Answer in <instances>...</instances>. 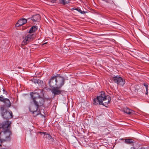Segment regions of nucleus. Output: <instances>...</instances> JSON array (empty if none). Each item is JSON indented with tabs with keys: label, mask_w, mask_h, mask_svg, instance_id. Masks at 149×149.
Returning a JSON list of instances; mask_svg holds the SVG:
<instances>
[{
	"label": "nucleus",
	"mask_w": 149,
	"mask_h": 149,
	"mask_svg": "<svg viewBox=\"0 0 149 149\" xmlns=\"http://www.w3.org/2000/svg\"><path fill=\"white\" fill-rule=\"evenodd\" d=\"M11 122L6 121L0 123V140L1 142L9 141L12 132L10 130Z\"/></svg>",
	"instance_id": "f257e3e1"
},
{
	"label": "nucleus",
	"mask_w": 149,
	"mask_h": 149,
	"mask_svg": "<svg viewBox=\"0 0 149 149\" xmlns=\"http://www.w3.org/2000/svg\"><path fill=\"white\" fill-rule=\"evenodd\" d=\"M65 79H68L66 78L60 76H56L52 77L49 81V84L50 87H53L54 84L59 88H61L64 84Z\"/></svg>",
	"instance_id": "f03ea898"
},
{
	"label": "nucleus",
	"mask_w": 149,
	"mask_h": 149,
	"mask_svg": "<svg viewBox=\"0 0 149 149\" xmlns=\"http://www.w3.org/2000/svg\"><path fill=\"white\" fill-rule=\"evenodd\" d=\"M32 100L35 106L38 107L42 106L44 103V99L37 93L32 92L30 93Z\"/></svg>",
	"instance_id": "7ed1b4c3"
},
{
	"label": "nucleus",
	"mask_w": 149,
	"mask_h": 149,
	"mask_svg": "<svg viewBox=\"0 0 149 149\" xmlns=\"http://www.w3.org/2000/svg\"><path fill=\"white\" fill-rule=\"evenodd\" d=\"M106 95L104 92L102 91L100 93L96 98H94L93 100V103L95 105L99 104L101 105L103 102Z\"/></svg>",
	"instance_id": "20e7f679"
},
{
	"label": "nucleus",
	"mask_w": 149,
	"mask_h": 149,
	"mask_svg": "<svg viewBox=\"0 0 149 149\" xmlns=\"http://www.w3.org/2000/svg\"><path fill=\"white\" fill-rule=\"evenodd\" d=\"M1 109L2 111L1 113L2 116L4 119L7 120V121H9V119L13 117V113L11 111L10 112L6 110H4L3 107H1Z\"/></svg>",
	"instance_id": "39448f33"
},
{
	"label": "nucleus",
	"mask_w": 149,
	"mask_h": 149,
	"mask_svg": "<svg viewBox=\"0 0 149 149\" xmlns=\"http://www.w3.org/2000/svg\"><path fill=\"white\" fill-rule=\"evenodd\" d=\"M111 80L113 81L115 83H117L118 84L123 86L125 84V80L121 77L118 75L114 77H111Z\"/></svg>",
	"instance_id": "423d86ee"
},
{
	"label": "nucleus",
	"mask_w": 149,
	"mask_h": 149,
	"mask_svg": "<svg viewBox=\"0 0 149 149\" xmlns=\"http://www.w3.org/2000/svg\"><path fill=\"white\" fill-rule=\"evenodd\" d=\"M61 88H59V86L57 87H54L52 88L51 91L52 93L54 94V95H59L61 94L62 91L59 89Z\"/></svg>",
	"instance_id": "0eeeda50"
},
{
	"label": "nucleus",
	"mask_w": 149,
	"mask_h": 149,
	"mask_svg": "<svg viewBox=\"0 0 149 149\" xmlns=\"http://www.w3.org/2000/svg\"><path fill=\"white\" fill-rule=\"evenodd\" d=\"M39 107L33 105L31 106L29 108V110L31 112H32L34 114L35 113H36V115H37L39 114V112H40L39 111H38Z\"/></svg>",
	"instance_id": "6e6552de"
},
{
	"label": "nucleus",
	"mask_w": 149,
	"mask_h": 149,
	"mask_svg": "<svg viewBox=\"0 0 149 149\" xmlns=\"http://www.w3.org/2000/svg\"><path fill=\"white\" fill-rule=\"evenodd\" d=\"M111 98L109 95H107L106 96L104 100L101 105L107 107V105L110 103Z\"/></svg>",
	"instance_id": "1a4fd4ad"
},
{
	"label": "nucleus",
	"mask_w": 149,
	"mask_h": 149,
	"mask_svg": "<svg viewBox=\"0 0 149 149\" xmlns=\"http://www.w3.org/2000/svg\"><path fill=\"white\" fill-rule=\"evenodd\" d=\"M36 36V33H29L28 34L26 37L27 38L29 42L32 41L35 38Z\"/></svg>",
	"instance_id": "9d476101"
},
{
	"label": "nucleus",
	"mask_w": 149,
	"mask_h": 149,
	"mask_svg": "<svg viewBox=\"0 0 149 149\" xmlns=\"http://www.w3.org/2000/svg\"><path fill=\"white\" fill-rule=\"evenodd\" d=\"M31 19L33 22H39L40 19V15L39 14L33 15Z\"/></svg>",
	"instance_id": "9b49d317"
},
{
	"label": "nucleus",
	"mask_w": 149,
	"mask_h": 149,
	"mask_svg": "<svg viewBox=\"0 0 149 149\" xmlns=\"http://www.w3.org/2000/svg\"><path fill=\"white\" fill-rule=\"evenodd\" d=\"M38 27L36 26H32L30 29L29 31V33H35V32L37 30Z\"/></svg>",
	"instance_id": "f8f14e48"
},
{
	"label": "nucleus",
	"mask_w": 149,
	"mask_h": 149,
	"mask_svg": "<svg viewBox=\"0 0 149 149\" xmlns=\"http://www.w3.org/2000/svg\"><path fill=\"white\" fill-rule=\"evenodd\" d=\"M123 111L124 112L129 115H131L133 114V112H134L133 111L129 109L127 107L125 108Z\"/></svg>",
	"instance_id": "ddd939ff"
},
{
	"label": "nucleus",
	"mask_w": 149,
	"mask_h": 149,
	"mask_svg": "<svg viewBox=\"0 0 149 149\" xmlns=\"http://www.w3.org/2000/svg\"><path fill=\"white\" fill-rule=\"evenodd\" d=\"M27 19L24 18H22L19 19V26L24 24L26 23Z\"/></svg>",
	"instance_id": "4468645a"
},
{
	"label": "nucleus",
	"mask_w": 149,
	"mask_h": 149,
	"mask_svg": "<svg viewBox=\"0 0 149 149\" xmlns=\"http://www.w3.org/2000/svg\"><path fill=\"white\" fill-rule=\"evenodd\" d=\"M33 82L35 83H39L40 82V80L37 78L36 77H34L33 78L31 79Z\"/></svg>",
	"instance_id": "2eb2a0df"
},
{
	"label": "nucleus",
	"mask_w": 149,
	"mask_h": 149,
	"mask_svg": "<svg viewBox=\"0 0 149 149\" xmlns=\"http://www.w3.org/2000/svg\"><path fill=\"white\" fill-rule=\"evenodd\" d=\"M70 1V0H59V3L64 5L69 3Z\"/></svg>",
	"instance_id": "dca6fc26"
},
{
	"label": "nucleus",
	"mask_w": 149,
	"mask_h": 149,
	"mask_svg": "<svg viewBox=\"0 0 149 149\" xmlns=\"http://www.w3.org/2000/svg\"><path fill=\"white\" fill-rule=\"evenodd\" d=\"M29 40L26 37L24 39L22 42V44L23 45H25L29 43Z\"/></svg>",
	"instance_id": "f3484780"
},
{
	"label": "nucleus",
	"mask_w": 149,
	"mask_h": 149,
	"mask_svg": "<svg viewBox=\"0 0 149 149\" xmlns=\"http://www.w3.org/2000/svg\"><path fill=\"white\" fill-rule=\"evenodd\" d=\"M125 143L127 144H131L134 143L132 140L129 139H125Z\"/></svg>",
	"instance_id": "a211bd4d"
},
{
	"label": "nucleus",
	"mask_w": 149,
	"mask_h": 149,
	"mask_svg": "<svg viewBox=\"0 0 149 149\" xmlns=\"http://www.w3.org/2000/svg\"><path fill=\"white\" fill-rule=\"evenodd\" d=\"M6 104V105L8 107H10V101L9 99H5L4 101L3 102Z\"/></svg>",
	"instance_id": "6ab92c4d"
},
{
	"label": "nucleus",
	"mask_w": 149,
	"mask_h": 149,
	"mask_svg": "<svg viewBox=\"0 0 149 149\" xmlns=\"http://www.w3.org/2000/svg\"><path fill=\"white\" fill-rule=\"evenodd\" d=\"M56 0H50L48 3H46V4L48 5H52L51 3H56Z\"/></svg>",
	"instance_id": "aec40b11"
},
{
	"label": "nucleus",
	"mask_w": 149,
	"mask_h": 149,
	"mask_svg": "<svg viewBox=\"0 0 149 149\" xmlns=\"http://www.w3.org/2000/svg\"><path fill=\"white\" fill-rule=\"evenodd\" d=\"M77 11L82 14H84L86 13H87V11L81 10L79 8L78 10Z\"/></svg>",
	"instance_id": "412c9836"
},
{
	"label": "nucleus",
	"mask_w": 149,
	"mask_h": 149,
	"mask_svg": "<svg viewBox=\"0 0 149 149\" xmlns=\"http://www.w3.org/2000/svg\"><path fill=\"white\" fill-rule=\"evenodd\" d=\"M46 137L49 140L51 138L52 136L49 134H46Z\"/></svg>",
	"instance_id": "4be33fe9"
},
{
	"label": "nucleus",
	"mask_w": 149,
	"mask_h": 149,
	"mask_svg": "<svg viewBox=\"0 0 149 149\" xmlns=\"http://www.w3.org/2000/svg\"><path fill=\"white\" fill-rule=\"evenodd\" d=\"M19 22V20H18L15 25V27L18 30V28L19 27V24H18V23Z\"/></svg>",
	"instance_id": "5701e85b"
},
{
	"label": "nucleus",
	"mask_w": 149,
	"mask_h": 149,
	"mask_svg": "<svg viewBox=\"0 0 149 149\" xmlns=\"http://www.w3.org/2000/svg\"><path fill=\"white\" fill-rule=\"evenodd\" d=\"M5 99L3 97L0 96V101L1 102H4Z\"/></svg>",
	"instance_id": "b1692460"
},
{
	"label": "nucleus",
	"mask_w": 149,
	"mask_h": 149,
	"mask_svg": "<svg viewBox=\"0 0 149 149\" xmlns=\"http://www.w3.org/2000/svg\"><path fill=\"white\" fill-rule=\"evenodd\" d=\"M39 134H40L41 135L42 134H44V135H45L46 134V132H40L38 133Z\"/></svg>",
	"instance_id": "393cba45"
},
{
	"label": "nucleus",
	"mask_w": 149,
	"mask_h": 149,
	"mask_svg": "<svg viewBox=\"0 0 149 149\" xmlns=\"http://www.w3.org/2000/svg\"><path fill=\"white\" fill-rule=\"evenodd\" d=\"M23 71L22 68H20L19 67V73L22 74V72Z\"/></svg>",
	"instance_id": "a878e982"
},
{
	"label": "nucleus",
	"mask_w": 149,
	"mask_h": 149,
	"mask_svg": "<svg viewBox=\"0 0 149 149\" xmlns=\"http://www.w3.org/2000/svg\"><path fill=\"white\" fill-rule=\"evenodd\" d=\"M144 86L146 88H146H148V85L145 84H144Z\"/></svg>",
	"instance_id": "bb28decb"
},
{
	"label": "nucleus",
	"mask_w": 149,
	"mask_h": 149,
	"mask_svg": "<svg viewBox=\"0 0 149 149\" xmlns=\"http://www.w3.org/2000/svg\"><path fill=\"white\" fill-rule=\"evenodd\" d=\"M146 95H148V88H146Z\"/></svg>",
	"instance_id": "cd10ccee"
},
{
	"label": "nucleus",
	"mask_w": 149,
	"mask_h": 149,
	"mask_svg": "<svg viewBox=\"0 0 149 149\" xmlns=\"http://www.w3.org/2000/svg\"><path fill=\"white\" fill-rule=\"evenodd\" d=\"M49 140H51L52 142H53L54 141V139L53 138H52V137H51V138H50V139Z\"/></svg>",
	"instance_id": "c85d7f7f"
},
{
	"label": "nucleus",
	"mask_w": 149,
	"mask_h": 149,
	"mask_svg": "<svg viewBox=\"0 0 149 149\" xmlns=\"http://www.w3.org/2000/svg\"><path fill=\"white\" fill-rule=\"evenodd\" d=\"M75 9H76V8L74 7V8L71 9V10H75Z\"/></svg>",
	"instance_id": "c756f323"
},
{
	"label": "nucleus",
	"mask_w": 149,
	"mask_h": 149,
	"mask_svg": "<svg viewBox=\"0 0 149 149\" xmlns=\"http://www.w3.org/2000/svg\"><path fill=\"white\" fill-rule=\"evenodd\" d=\"M79 8H76V9H75V10H77V11H78V10L79 9Z\"/></svg>",
	"instance_id": "7c9ffc66"
},
{
	"label": "nucleus",
	"mask_w": 149,
	"mask_h": 149,
	"mask_svg": "<svg viewBox=\"0 0 149 149\" xmlns=\"http://www.w3.org/2000/svg\"><path fill=\"white\" fill-rule=\"evenodd\" d=\"M3 91L4 92H6V91H5V90H4V89H3Z\"/></svg>",
	"instance_id": "2f4dec72"
},
{
	"label": "nucleus",
	"mask_w": 149,
	"mask_h": 149,
	"mask_svg": "<svg viewBox=\"0 0 149 149\" xmlns=\"http://www.w3.org/2000/svg\"><path fill=\"white\" fill-rule=\"evenodd\" d=\"M41 77V76H40V77Z\"/></svg>",
	"instance_id": "473e14b6"
},
{
	"label": "nucleus",
	"mask_w": 149,
	"mask_h": 149,
	"mask_svg": "<svg viewBox=\"0 0 149 149\" xmlns=\"http://www.w3.org/2000/svg\"><path fill=\"white\" fill-rule=\"evenodd\" d=\"M147 78H148V79H149V77H147Z\"/></svg>",
	"instance_id": "72a5a7b5"
},
{
	"label": "nucleus",
	"mask_w": 149,
	"mask_h": 149,
	"mask_svg": "<svg viewBox=\"0 0 149 149\" xmlns=\"http://www.w3.org/2000/svg\"><path fill=\"white\" fill-rule=\"evenodd\" d=\"M0 146H1V145L0 144Z\"/></svg>",
	"instance_id": "f704fd0d"
}]
</instances>
